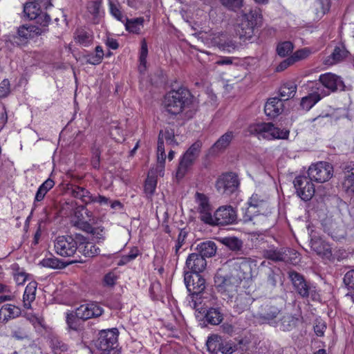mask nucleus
<instances>
[{
    "label": "nucleus",
    "mask_w": 354,
    "mask_h": 354,
    "mask_svg": "<svg viewBox=\"0 0 354 354\" xmlns=\"http://www.w3.org/2000/svg\"><path fill=\"white\" fill-rule=\"evenodd\" d=\"M202 147V142L199 140L193 143L185 151L180 158L179 165L176 171V178L184 177L188 169L192 166L196 160L198 158Z\"/></svg>",
    "instance_id": "obj_5"
},
{
    "label": "nucleus",
    "mask_w": 354,
    "mask_h": 354,
    "mask_svg": "<svg viewBox=\"0 0 354 354\" xmlns=\"http://www.w3.org/2000/svg\"><path fill=\"white\" fill-rule=\"evenodd\" d=\"M55 185L54 181L48 178L46 180H45L38 188L35 197V202H39L41 201L46 194L48 193L49 190H50L53 186Z\"/></svg>",
    "instance_id": "obj_40"
},
{
    "label": "nucleus",
    "mask_w": 354,
    "mask_h": 354,
    "mask_svg": "<svg viewBox=\"0 0 354 354\" xmlns=\"http://www.w3.org/2000/svg\"><path fill=\"white\" fill-rule=\"evenodd\" d=\"M263 257L273 261H283L285 260L286 254L283 248H270L263 251Z\"/></svg>",
    "instance_id": "obj_37"
},
{
    "label": "nucleus",
    "mask_w": 354,
    "mask_h": 354,
    "mask_svg": "<svg viewBox=\"0 0 354 354\" xmlns=\"http://www.w3.org/2000/svg\"><path fill=\"white\" fill-rule=\"evenodd\" d=\"M297 92V86L293 82H287L283 84L279 90L282 102L295 96Z\"/></svg>",
    "instance_id": "obj_41"
},
{
    "label": "nucleus",
    "mask_w": 354,
    "mask_h": 354,
    "mask_svg": "<svg viewBox=\"0 0 354 354\" xmlns=\"http://www.w3.org/2000/svg\"><path fill=\"white\" fill-rule=\"evenodd\" d=\"M342 186L347 193L354 194V172L344 176Z\"/></svg>",
    "instance_id": "obj_54"
},
{
    "label": "nucleus",
    "mask_w": 354,
    "mask_h": 354,
    "mask_svg": "<svg viewBox=\"0 0 354 354\" xmlns=\"http://www.w3.org/2000/svg\"><path fill=\"white\" fill-rule=\"evenodd\" d=\"M294 46L290 41H283L279 43L277 47V54L280 57H286L293 50Z\"/></svg>",
    "instance_id": "obj_52"
},
{
    "label": "nucleus",
    "mask_w": 354,
    "mask_h": 354,
    "mask_svg": "<svg viewBox=\"0 0 354 354\" xmlns=\"http://www.w3.org/2000/svg\"><path fill=\"white\" fill-rule=\"evenodd\" d=\"M196 250L203 258L212 257L215 255L217 250L216 243L212 241H207L197 245Z\"/></svg>",
    "instance_id": "obj_30"
},
{
    "label": "nucleus",
    "mask_w": 354,
    "mask_h": 354,
    "mask_svg": "<svg viewBox=\"0 0 354 354\" xmlns=\"http://www.w3.org/2000/svg\"><path fill=\"white\" fill-rule=\"evenodd\" d=\"M221 4L231 10H236L242 8L243 0H220Z\"/></svg>",
    "instance_id": "obj_57"
},
{
    "label": "nucleus",
    "mask_w": 354,
    "mask_h": 354,
    "mask_svg": "<svg viewBox=\"0 0 354 354\" xmlns=\"http://www.w3.org/2000/svg\"><path fill=\"white\" fill-rule=\"evenodd\" d=\"M155 175L160 176L159 175V169L158 167H156V171L151 169L149 172L147 178L145 181V192L149 196H151L154 194L156 188L157 179Z\"/></svg>",
    "instance_id": "obj_33"
},
{
    "label": "nucleus",
    "mask_w": 354,
    "mask_h": 354,
    "mask_svg": "<svg viewBox=\"0 0 354 354\" xmlns=\"http://www.w3.org/2000/svg\"><path fill=\"white\" fill-rule=\"evenodd\" d=\"M125 26L126 30L133 34H140L144 26V19L138 17L134 19H128L127 17L125 21L122 22Z\"/></svg>",
    "instance_id": "obj_31"
},
{
    "label": "nucleus",
    "mask_w": 354,
    "mask_h": 354,
    "mask_svg": "<svg viewBox=\"0 0 354 354\" xmlns=\"http://www.w3.org/2000/svg\"><path fill=\"white\" fill-rule=\"evenodd\" d=\"M211 42L217 46L221 50L231 53L238 50L240 45L236 41L227 38L226 35L216 32L212 35Z\"/></svg>",
    "instance_id": "obj_15"
},
{
    "label": "nucleus",
    "mask_w": 354,
    "mask_h": 354,
    "mask_svg": "<svg viewBox=\"0 0 354 354\" xmlns=\"http://www.w3.org/2000/svg\"><path fill=\"white\" fill-rule=\"evenodd\" d=\"M139 254L138 248H135L131 250L128 254L123 255L120 261L119 265L126 264L135 259Z\"/></svg>",
    "instance_id": "obj_59"
},
{
    "label": "nucleus",
    "mask_w": 354,
    "mask_h": 354,
    "mask_svg": "<svg viewBox=\"0 0 354 354\" xmlns=\"http://www.w3.org/2000/svg\"><path fill=\"white\" fill-rule=\"evenodd\" d=\"M206 266L207 261L202 255L198 253L190 254L185 262V269L188 270L186 272L199 274L205 270Z\"/></svg>",
    "instance_id": "obj_17"
},
{
    "label": "nucleus",
    "mask_w": 354,
    "mask_h": 354,
    "mask_svg": "<svg viewBox=\"0 0 354 354\" xmlns=\"http://www.w3.org/2000/svg\"><path fill=\"white\" fill-rule=\"evenodd\" d=\"M187 236V232L184 230H181L179 232L178 239L176 241V243L175 245V252L176 254H178L179 252V250L181 248L182 245L184 243L185 239Z\"/></svg>",
    "instance_id": "obj_61"
},
{
    "label": "nucleus",
    "mask_w": 354,
    "mask_h": 354,
    "mask_svg": "<svg viewBox=\"0 0 354 354\" xmlns=\"http://www.w3.org/2000/svg\"><path fill=\"white\" fill-rule=\"evenodd\" d=\"M212 219L207 224L210 225H227L234 223L236 220V212L230 205L219 207L212 214Z\"/></svg>",
    "instance_id": "obj_8"
},
{
    "label": "nucleus",
    "mask_w": 354,
    "mask_h": 354,
    "mask_svg": "<svg viewBox=\"0 0 354 354\" xmlns=\"http://www.w3.org/2000/svg\"><path fill=\"white\" fill-rule=\"evenodd\" d=\"M294 62L290 57H288L287 59L282 61L276 68V71L277 72H281L284 70H286L288 67L294 64Z\"/></svg>",
    "instance_id": "obj_63"
},
{
    "label": "nucleus",
    "mask_w": 354,
    "mask_h": 354,
    "mask_svg": "<svg viewBox=\"0 0 354 354\" xmlns=\"http://www.w3.org/2000/svg\"><path fill=\"white\" fill-rule=\"evenodd\" d=\"M321 99L322 96L319 93L313 92L301 98L300 106L303 110L308 111Z\"/></svg>",
    "instance_id": "obj_35"
},
{
    "label": "nucleus",
    "mask_w": 354,
    "mask_h": 354,
    "mask_svg": "<svg viewBox=\"0 0 354 354\" xmlns=\"http://www.w3.org/2000/svg\"><path fill=\"white\" fill-rule=\"evenodd\" d=\"M194 201L200 219L207 224L208 221L212 219V209L208 196L203 193L196 192L194 196Z\"/></svg>",
    "instance_id": "obj_13"
},
{
    "label": "nucleus",
    "mask_w": 354,
    "mask_h": 354,
    "mask_svg": "<svg viewBox=\"0 0 354 354\" xmlns=\"http://www.w3.org/2000/svg\"><path fill=\"white\" fill-rule=\"evenodd\" d=\"M281 313L279 309L275 305L271 303H266L261 306L259 311L254 315V317L260 324H269L275 326L278 322L277 318Z\"/></svg>",
    "instance_id": "obj_11"
},
{
    "label": "nucleus",
    "mask_w": 354,
    "mask_h": 354,
    "mask_svg": "<svg viewBox=\"0 0 354 354\" xmlns=\"http://www.w3.org/2000/svg\"><path fill=\"white\" fill-rule=\"evenodd\" d=\"M41 263L42 266L44 267L50 268L53 269L62 268L65 267L64 262L55 257L44 259L42 260Z\"/></svg>",
    "instance_id": "obj_53"
},
{
    "label": "nucleus",
    "mask_w": 354,
    "mask_h": 354,
    "mask_svg": "<svg viewBox=\"0 0 354 354\" xmlns=\"http://www.w3.org/2000/svg\"><path fill=\"white\" fill-rule=\"evenodd\" d=\"M241 281V277L234 276L223 269H219L214 276V285L218 292L232 297Z\"/></svg>",
    "instance_id": "obj_4"
},
{
    "label": "nucleus",
    "mask_w": 354,
    "mask_h": 354,
    "mask_svg": "<svg viewBox=\"0 0 354 354\" xmlns=\"http://www.w3.org/2000/svg\"><path fill=\"white\" fill-rule=\"evenodd\" d=\"M158 137L162 138L164 142L165 141L167 145L171 146L178 145L175 140L174 131L172 129H165V130H161Z\"/></svg>",
    "instance_id": "obj_48"
},
{
    "label": "nucleus",
    "mask_w": 354,
    "mask_h": 354,
    "mask_svg": "<svg viewBox=\"0 0 354 354\" xmlns=\"http://www.w3.org/2000/svg\"><path fill=\"white\" fill-rule=\"evenodd\" d=\"M223 339H224L218 335L214 334L210 335L208 337L206 342L207 350L213 354H217L220 347L223 345Z\"/></svg>",
    "instance_id": "obj_39"
},
{
    "label": "nucleus",
    "mask_w": 354,
    "mask_h": 354,
    "mask_svg": "<svg viewBox=\"0 0 354 354\" xmlns=\"http://www.w3.org/2000/svg\"><path fill=\"white\" fill-rule=\"evenodd\" d=\"M164 142H165L162 139L158 137L157 147V167L159 169V175L160 176H164L165 162L166 159Z\"/></svg>",
    "instance_id": "obj_34"
},
{
    "label": "nucleus",
    "mask_w": 354,
    "mask_h": 354,
    "mask_svg": "<svg viewBox=\"0 0 354 354\" xmlns=\"http://www.w3.org/2000/svg\"><path fill=\"white\" fill-rule=\"evenodd\" d=\"M241 17L249 22L250 26L255 28L258 24L261 23V14L260 10L254 9L248 13H244Z\"/></svg>",
    "instance_id": "obj_45"
},
{
    "label": "nucleus",
    "mask_w": 354,
    "mask_h": 354,
    "mask_svg": "<svg viewBox=\"0 0 354 354\" xmlns=\"http://www.w3.org/2000/svg\"><path fill=\"white\" fill-rule=\"evenodd\" d=\"M13 270V277L17 285H23L28 277V274L19 268L17 264H14L12 266Z\"/></svg>",
    "instance_id": "obj_47"
},
{
    "label": "nucleus",
    "mask_w": 354,
    "mask_h": 354,
    "mask_svg": "<svg viewBox=\"0 0 354 354\" xmlns=\"http://www.w3.org/2000/svg\"><path fill=\"white\" fill-rule=\"evenodd\" d=\"M283 110V103L282 100L277 97H272L268 100L264 106L265 113L270 117L275 118L282 113Z\"/></svg>",
    "instance_id": "obj_25"
},
{
    "label": "nucleus",
    "mask_w": 354,
    "mask_h": 354,
    "mask_svg": "<svg viewBox=\"0 0 354 354\" xmlns=\"http://www.w3.org/2000/svg\"><path fill=\"white\" fill-rule=\"evenodd\" d=\"M21 308L11 304H6L0 308V322L6 324L21 315Z\"/></svg>",
    "instance_id": "obj_23"
},
{
    "label": "nucleus",
    "mask_w": 354,
    "mask_h": 354,
    "mask_svg": "<svg viewBox=\"0 0 354 354\" xmlns=\"http://www.w3.org/2000/svg\"><path fill=\"white\" fill-rule=\"evenodd\" d=\"M239 180L236 174L229 172L222 174L216 182V188L218 193L230 196L236 192Z\"/></svg>",
    "instance_id": "obj_9"
},
{
    "label": "nucleus",
    "mask_w": 354,
    "mask_h": 354,
    "mask_svg": "<svg viewBox=\"0 0 354 354\" xmlns=\"http://www.w3.org/2000/svg\"><path fill=\"white\" fill-rule=\"evenodd\" d=\"M37 28L41 31V35L48 30V24L50 22V17L46 12H41L35 19Z\"/></svg>",
    "instance_id": "obj_46"
},
{
    "label": "nucleus",
    "mask_w": 354,
    "mask_h": 354,
    "mask_svg": "<svg viewBox=\"0 0 354 354\" xmlns=\"http://www.w3.org/2000/svg\"><path fill=\"white\" fill-rule=\"evenodd\" d=\"M333 167L326 162H319L313 164L308 170V178L317 183H324L333 176Z\"/></svg>",
    "instance_id": "obj_10"
},
{
    "label": "nucleus",
    "mask_w": 354,
    "mask_h": 354,
    "mask_svg": "<svg viewBox=\"0 0 354 354\" xmlns=\"http://www.w3.org/2000/svg\"><path fill=\"white\" fill-rule=\"evenodd\" d=\"M236 264L239 265V268L243 274H246L250 272L251 266L254 264V261L250 258H241L239 259Z\"/></svg>",
    "instance_id": "obj_58"
},
{
    "label": "nucleus",
    "mask_w": 354,
    "mask_h": 354,
    "mask_svg": "<svg viewBox=\"0 0 354 354\" xmlns=\"http://www.w3.org/2000/svg\"><path fill=\"white\" fill-rule=\"evenodd\" d=\"M330 8L329 0H317L316 1L317 15L322 17L326 14Z\"/></svg>",
    "instance_id": "obj_56"
},
{
    "label": "nucleus",
    "mask_w": 354,
    "mask_h": 354,
    "mask_svg": "<svg viewBox=\"0 0 354 354\" xmlns=\"http://www.w3.org/2000/svg\"><path fill=\"white\" fill-rule=\"evenodd\" d=\"M349 55V52L342 43L338 44L333 49L332 53L324 60V64L332 66L344 61Z\"/></svg>",
    "instance_id": "obj_21"
},
{
    "label": "nucleus",
    "mask_w": 354,
    "mask_h": 354,
    "mask_svg": "<svg viewBox=\"0 0 354 354\" xmlns=\"http://www.w3.org/2000/svg\"><path fill=\"white\" fill-rule=\"evenodd\" d=\"M74 225L78 228L93 234L98 239H104V229L100 227H93L87 221L81 219L74 221Z\"/></svg>",
    "instance_id": "obj_32"
},
{
    "label": "nucleus",
    "mask_w": 354,
    "mask_h": 354,
    "mask_svg": "<svg viewBox=\"0 0 354 354\" xmlns=\"http://www.w3.org/2000/svg\"><path fill=\"white\" fill-rule=\"evenodd\" d=\"M281 330L289 331L295 327L298 319L290 314L283 315L279 319Z\"/></svg>",
    "instance_id": "obj_42"
},
{
    "label": "nucleus",
    "mask_w": 354,
    "mask_h": 354,
    "mask_svg": "<svg viewBox=\"0 0 354 354\" xmlns=\"http://www.w3.org/2000/svg\"><path fill=\"white\" fill-rule=\"evenodd\" d=\"M93 35L92 31L86 28H77L73 35V39L75 43L84 46L88 47L93 44Z\"/></svg>",
    "instance_id": "obj_26"
},
{
    "label": "nucleus",
    "mask_w": 354,
    "mask_h": 354,
    "mask_svg": "<svg viewBox=\"0 0 354 354\" xmlns=\"http://www.w3.org/2000/svg\"><path fill=\"white\" fill-rule=\"evenodd\" d=\"M207 322L212 325H218L223 319V315L218 308H210L206 315Z\"/></svg>",
    "instance_id": "obj_38"
},
{
    "label": "nucleus",
    "mask_w": 354,
    "mask_h": 354,
    "mask_svg": "<svg viewBox=\"0 0 354 354\" xmlns=\"http://www.w3.org/2000/svg\"><path fill=\"white\" fill-rule=\"evenodd\" d=\"M193 103V96L185 88L172 90L167 93L163 100L165 111L169 113L177 115L189 109Z\"/></svg>",
    "instance_id": "obj_1"
},
{
    "label": "nucleus",
    "mask_w": 354,
    "mask_h": 354,
    "mask_svg": "<svg viewBox=\"0 0 354 354\" xmlns=\"http://www.w3.org/2000/svg\"><path fill=\"white\" fill-rule=\"evenodd\" d=\"M223 243L231 250L238 251L243 246L242 241L236 237H226L223 239Z\"/></svg>",
    "instance_id": "obj_51"
},
{
    "label": "nucleus",
    "mask_w": 354,
    "mask_h": 354,
    "mask_svg": "<svg viewBox=\"0 0 354 354\" xmlns=\"http://www.w3.org/2000/svg\"><path fill=\"white\" fill-rule=\"evenodd\" d=\"M344 282L348 287L354 288V270H350L346 273Z\"/></svg>",
    "instance_id": "obj_64"
},
{
    "label": "nucleus",
    "mask_w": 354,
    "mask_h": 354,
    "mask_svg": "<svg viewBox=\"0 0 354 354\" xmlns=\"http://www.w3.org/2000/svg\"><path fill=\"white\" fill-rule=\"evenodd\" d=\"M184 281L187 290L197 299L198 296L205 290V280L200 274H195L193 276L189 272H185Z\"/></svg>",
    "instance_id": "obj_14"
},
{
    "label": "nucleus",
    "mask_w": 354,
    "mask_h": 354,
    "mask_svg": "<svg viewBox=\"0 0 354 354\" xmlns=\"http://www.w3.org/2000/svg\"><path fill=\"white\" fill-rule=\"evenodd\" d=\"M294 186L297 195L305 201L310 200L315 194V186L307 176H301L295 178Z\"/></svg>",
    "instance_id": "obj_12"
},
{
    "label": "nucleus",
    "mask_w": 354,
    "mask_h": 354,
    "mask_svg": "<svg viewBox=\"0 0 354 354\" xmlns=\"http://www.w3.org/2000/svg\"><path fill=\"white\" fill-rule=\"evenodd\" d=\"M248 203L244 221H253L254 224L266 223L268 220V214L271 213L268 198L255 193L250 197Z\"/></svg>",
    "instance_id": "obj_2"
},
{
    "label": "nucleus",
    "mask_w": 354,
    "mask_h": 354,
    "mask_svg": "<svg viewBox=\"0 0 354 354\" xmlns=\"http://www.w3.org/2000/svg\"><path fill=\"white\" fill-rule=\"evenodd\" d=\"M72 195L73 197L80 199L86 204L93 202V196L90 192L80 186H75L72 189Z\"/></svg>",
    "instance_id": "obj_36"
},
{
    "label": "nucleus",
    "mask_w": 354,
    "mask_h": 354,
    "mask_svg": "<svg viewBox=\"0 0 354 354\" xmlns=\"http://www.w3.org/2000/svg\"><path fill=\"white\" fill-rule=\"evenodd\" d=\"M109 10L111 15L117 20L124 22L126 16L124 15L120 10V6L118 2L109 1Z\"/></svg>",
    "instance_id": "obj_49"
},
{
    "label": "nucleus",
    "mask_w": 354,
    "mask_h": 354,
    "mask_svg": "<svg viewBox=\"0 0 354 354\" xmlns=\"http://www.w3.org/2000/svg\"><path fill=\"white\" fill-rule=\"evenodd\" d=\"M222 344L218 351L221 352L223 354H232L235 351L234 346H233L230 342L223 339Z\"/></svg>",
    "instance_id": "obj_62"
},
{
    "label": "nucleus",
    "mask_w": 354,
    "mask_h": 354,
    "mask_svg": "<svg viewBox=\"0 0 354 354\" xmlns=\"http://www.w3.org/2000/svg\"><path fill=\"white\" fill-rule=\"evenodd\" d=\"M42 6L39 3L32 2L26 3L24 6V13L30 19H35L36 17L41 12L40 8Z\"/></svg>",
    "instance_id": "obj_44"
},
{
    "label": "nucleus",
    "mask_w": 354,
    "mask_h": 354,
    "mask_svg": "<svg viewBox=\"0 0 354 354\" xmlns=\"http://www.w3.org/2000/svg\"><path fill=\"white\" fill-rule=\"evenodd\" d=\"M41 35V31L37 26L34 24L23 25L18 28L17 37L16 38L21 42H26L28 39Z\"/></svg>",
    "instance_id": "obj_27"
},
{
    "label": "nucleus",
    "mask_w": 354,
    "mask_h": 354,
    "mask_svg": "<svg viewBox=\"0 0 354 354\" xmlns=\"http://www.w3.org/2000/svg\"><path fill=\"white\" fill-rule=\"evenodd\" d=\"M319 82L331 92L343 89L344 82L342 78L335 74L326 73L322 74L319 78Z\"/></svg>",
    "instance_id": "obj_18"
},
{
    "label": "nucleus",
    "mask_w": 354,
    "mask_h": 354,
    "mask_svg": "<svg viewBox=\"0 0 354 354\" xmlns=\"http://www.w3.org/2000/svg\"><path fill=\"white\" fill-rule=\"evenodd\" d=\"M37 286V283L35 281H30L26 286L23 295L24 308L29 309L31 306V303L35 299Z\"/></svg>",
    "instance_id": "obj_29"
},
{
    "label": "nucleus",
    "mask_w": 354,
    "mask_h": 354,
    "mask_svg": "<svg viewBox=\"0 0 354 354\" xmlns=\"http://www.w3.org/2000/svg\"><path fill=\"white\" fill-rule=\"evenodd\" d=\"M117 342L118 330L116 328L101 331L96 342L98 354H110L116 346Z\"/></svg>",
    "instance_id": "obj_7"
},
{
    "label": "nucleus",
    "mask_w": 354,
    "mask_h": 354,
    "mask_svg": "<svg viewBox=\"0 0 354 354\" xmlns=\"http://www.w3.org/2000/svg\"><path fill=\"white\" fill-rule=\"evenodd\" d=\"M79 318L75 313L68 311L66 313V321L69 328L77 330L79 329Z\"/></svg>",
    "instance_id": "obj_50"
},
{
    "label": "nucleus",
    "mask_w": 354,
    "mask_h": 354,
    "mask_svg": "<svg viewBox=\"0 0 354 354\" xmlns=\"http://www.w3.org/2000/svg\"><path fill=\"white\" fill-rule=\"evenodd\" d=\"M10 92V82L5 79L0 83V98L7 97Z\"/></svg>",
    "instance_id": "obj_60"
},
{
    "label": "nucleus",
    "mask_w": 354,
    "mask_h": 354,
    "mask_svg": "<svg viewBox=\"0 0 354 354\" xmlns=\"http://www.w3.org/2000/svg\"><path fill=\"white\" fill-rule=\"evenodd\" d=\"M254 27L241 17V22L236 29V35L243 41L250 39L254 35Z\"/></svg>",
    "instance_id": "obj_28"
},
{
    "label": "nucleus",
    "mask_w": 354,
    "mask_h": 354,
    "mask_svg": "<svg viewBox=\"0 0 354 354\" xmlns=\"http://www.w3.org/2000/svg\"><path fill=\"white\" fill-rule=\"evenodd\" d=\"M50 347L55 354H63L67 352L68 345L57 337H53L50 340Z\"/></svg>",
    "instance_id": "obj_43"
},
{
    "label": "nucleus",
    "mask_w": 354,
    "mask_h": 354,
    "mask_svg": "<svg viewBox=\"0 0 354 354\" xmlns=\"http://www.w3.org/2000/svg\"><path fill=\"white\" fill-rule=\"evenodd\" d=\"M248 133L257 136L259 139L268 140L274 139H286L289 136V131L280 129L271 122L253 124L249 126Z\"/></svg>",
    "instance_id": "obj_3"
},
{
    "label": "nucleus",
    "mask_w": 354,
    "mask_h": 354,
    "mask_svg": "<svg viewBox=\"0 0 354 354\" xmlns=\"http://www.w3.org/2000/svg\"><path fill=\"white\" fill-rule=\"evenodd\" d=\"M77 235L59 236L56 238L54 243L55 252L57 254L64 257H73L78 249Z\"/></svg>",
    "instance_id": "obj_6"
},
{
    "label": "nucleus",
    "mask_w": 354,
    "mask_h": 354,
    "mask_svg": "<svg viewBox=\"0 0 354 354\" xmlns=\"http://www.w3.org/2000/svg\"><path fill=\"white\" fill-rule=\"evenodd\" d=\"M103 313V308L95 302L81 305L76 309L77 316L82 320L98 317Z\"/></svg>",
    "instance_id": "obj_16"
},
{
    "label": "nucleus",
    "mask_w": 354,
    "mask_h": 354,
    "mask_svg": "<svg viewBox=\"0 0 354 354\" xmlns=\"http://www.w3.org/2000/svg\"><path fill=\"white\" fill-rule=\"evenodd\" d=\"M288 276L296 292L302 297L309 295V286L304 277L295 271H290Z\"/></svg>",
    "instance_id": "obj_19"
},
{
    "label": "nucleus",
    "mask_w": 354,
    "mask_h": 354,
    "mask_svg": "<svg viewBox=\"0 0 354 354\" xmlns=\"http://www.w3.org/2000/svg\"><path fill=\"white\" fill-rule=\"evenodd\" d=\"M77 252L86 257H93L99 254L100 252V248L96 247L93 243L87 241L83 236L77 235Z\"/></svg>",
    "instance_id": "obj_22"
},
{
    "label": "nucleus",
    "mask_w": 354,
    "mask_h": 354,
    "mask_svg": "<svg viewBox=\"0 0 354 354\" xmlns=\"http://www.w3.org/2000/svg\"><path fill=\"white\" fill-rule=\"evenodd\" d=\"M234 138V133L232 131H227L215 142L209 149V153L212 155L223 153L230 145Z\"/></svg>",
    "instance_id": "obj_20"
},
{
    "label": "nucleus",
    "mask_w": 354,
    "mask_h": 354,
    "mask_svg": "<svg viewBox=\"0 0 354 354\" xmlns=\"http://www.w3.org/2000/svg\"><path fill=\"white\" fill-rule=\"evenodd\" d=\"M310 247L317 255L323 259H330L332 257L331 247L321 239H312Z\"/></svg>",
    "instance_id": "obj_24"
},
{
    "label": "nucleus",
    "mask_w": 354,
    "mask_h": 354,
    "mask_svg": "<svg viewBox=\"0 0 354 354\" xmlns=\"http://www.w3.org/2000/svg\"><path fill=\"white\" fill-rule=\"evenodd\" d=\"M312 53L309 48H304L296 50L292 55L291 57L294 63L299 61L303 60L308 57Z\"/></svg>",
    "instance_id": "obj_55"
}]
</instances>
